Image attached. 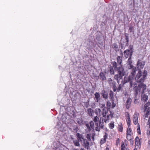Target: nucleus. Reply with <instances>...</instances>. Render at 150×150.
<instances>
[{"label":"nucleus","mask_w":150,"mask_h":150,"mask_svg":"<svg viewBox=\"0 0 150 150\" xmlns=\"http://www.w3.org/2000/svg\"><path fill=\"white\" fill-rule=\"evenodd\" d=\"M137 71V69L135 67H134L131 69V75L128 76H125L123 84L128 83L130 88H132V87H134L135 85H137V83L134 80V75Z\"/></svg>","instance_id":"f257e3e1"},{"label":"nucleus","mask_w":150,"mask_h":150,"mask_svg":"<svg viewBox=\"0 0 150 150\" xmlns=\"http://www.w3.org/2000/svg\"><path fill=\"white\" fill-rule=\"evenodd\" d=\"M147 90L149 92L150 91V90H149V89H148Z\"/></svg>","instance_id":"4d7b16f0"},{"label":"nucleus","mask_w":150,"mask_h":150,"mask_svg":"<svg viewBox=\"0 0 150 150\" xmlns=\"http://www.w3.org/2000/svg\"><path fill=\"white\" fill-rule=\"evenodd\" d=\"M94 95L95 98V101L98 102L100 100V94L99 93L96 92L95 93Z\"/></svg>","instance_id":"aec40b11"},{"label":"nucleus","mask_w":150,"mask_h":150,"mask_svg":"<svg viewBox=\"0 0 150 150\" xmlns=\"http://www.w3.org/2000/svg\"><path fill=\"white\" fill-rule=\"evenodd\" d=\"M114 86H115L114 85L113 87V91L114 92H115L116 91H117V88H115V87H114Z\"/></svg>","instance_id":"3c124183"},{"label":"nucleus","mask_w":150,"mask_h":150,"mask_svg":"<svg viewBox=\"0 0 150 150\" xmlns=\"http://www.w3.org/2000/svg\"><path fill=\"white\" fill-rule=\"evenodd\" d=\"M77 122L80 125H82L83 124V122L81 118H79L77 119Z\"/></svg>","instance_id":"bb28decb"},{"label":"nucleus","mask_w":150,"mask_h":150,"mask_svg":"<svg viewBox=\"0 0 150 150\" xmlns=\"http://www.w3.org/2000/svg\"><path fill=\"white\" fill-rule=\"evenodd\" d=\"M99 118L98 117L96 116L94 117L93 120V121L96 123H97V122Z\"/></svg>","instance_id":"4c0bfd02"},{"label":"nucleus","mask_w":150,"mask_h":150,"mask_svg":"<svg viewBox=\"0 0 150 150\" xmlns=\"http://www.w3.org/2000/svg\"><path fill=\"white\" fill-rule=\"evenodd\" d=\"M106 142V140L104 139H102L100 141V144L101 145L105 143Z\"/></svg>","instance_id":"c03bdc74"},{"label":"nucleus","mask_w":150,"mask_h":150,"mask_svg":"<svg viewBox=\"0 0 150 150\" xmlns=\"http://www.w3.org/2000/svg\"><path fill=\"white\" fill-rule=\"evenodd\" d=\"M106 149L107 150H108V148H106Z\"/></svg>","instance_id":"13d9d810"},{"label":"nucleus","mask_w":150,"mask_h":150,"mask_svg":"<svg viewBox=\"0 0 150 150\" xmlns=\"http://www.w3.org/2000/svg\"><path fill=\"white\" fill-rule=\"evenodd\" d=\"M107 137V134L106 133H105V135L103 136V139H105V140H106V139Z\"/></svg>","instance_id":"8fccbe9b"},{"label":"nucleus","mask_w":150,"mask_h":150,"mask_svg":"<svg viewBox=\"0 0 150 150\" xmlns=\"http://www.w3.org/2000/svg\"><path fill=\"white\" fill-rule=\"evenodd\" d=\"M110 128V129H113L114 127V122L110 123L109 124Z\"/></svg>","instance_id":"c9c22d12"},{"label":"nucleus","mask_w":150,"mask_h":150,"mask_svg":"<svg viewBox=\"0 0 150 150\" xmlns=\"http://www.w3.org/2000/svg\"><path fill=\"white\" fill-rule=\"evenodd\" d=\"M150 105V101L148 102L147 103L144 105V108H145L144 111L146 112L145 114V118L147 117L149 115L150 112V108L148 107V106Z\"/></svg>","instance_id":"6e6552de"},{"label":"nucleus","mask_w":150,"mask_h":150,"mask_svg":"<svg viewBox=\"0 0 150 150\" xmlns=\"http://www.w3.org/2000/svg\"><path fill=\"white\" fill-rule=\"evenodd\" d=\"M95 135V134L93 133L92 134V135L91 136V137L92 139H93V141L94 140Z\"/></svg>","instance_id":"09e8293b"},{"label":"nucleus","mask_w":150,"mask_h":150,"mask_svg":"<svg viewBox=\"0 0 150 150\" xmlns=\"http://www.w3.org/2000/svg\"><path fill=\"white\" fill-rule=\"evenodd\" d=\"M134 150H137V149H136V150H135V149H134Z\"/></svg>","instance_id":"052dcab7"},{"label":"nucleus","mask_w":150,"mask_h":150,"mask_svg":"<svg viewBox=\"0 0 150 150\" xmlns=\"http://www.w3.org/2000/svg\"><path fill=\"white\" fill-rule=\"evenodd\" d=\"M147 72L146 70H144V72L143 73V75L142 74V75L143 76H144V77L145 78L147 74Z\"/></svg>","instance_id":"79ce46f5"},{"label":"nucleus","mask_w":150,"mask_h":150,"mask_svg":"<svg viewBox=\"0 0 150 150\" xmlns=\"http://www.w3.org/2000/svg\"><path fill=\"white\" fill-rule=\"evenodd\" d=\"M139 114L136 112L133 116V121L134 124L135 125L138 123V118Z\"/></svg>","instance_id":"f8f14e48"},{"label":"nucleus","mask_w":150,"mask_h":150,"mask_svg":"<svg viewBox=\"0 0 150 150\" xmlns=\"http://www.w3.org/2000/svg\"><path fill=\"white\" fill-rule=\"evenodd\" d=\"M137 131L138 134H141V130L140 129V125L139 124H138L137 125Z\"/></svg>","instance_id":"72a5a7b5"},{"label":"nucleus","mask_w":150,"mask_h":150,"mask_svg":"<svg viewBox=\"0 0 150 150\" xmlns=\"http://www.w3.org/2000/svg\"><path fill=\"white\" fill-rule=\"evenodd\" d=\"M147 135H149L150 136V129L149 132H148V131H147Z\"/></svg>","instance_id":"864d4df0"},{"label":"nucleus","mask_w":150,"mask_h":150,"mask_svg":"<svg viewBox=\"0 0 150 150\" xmlns=\"http://www.w3.org/2000/svg\"><path fill=\"white\" fill-rule=\"evenodd\" d=\"M132 87H133V89L135 91V96H137L141 92L142 94H144L146 91V85L142 83L139 84L138 86L135 85Z\"/></svg>","instance_id":"f03ea898"},{"label":"nucleus","mask_w":150,"mask_h":150,"mask_svg":"<svg viewBox=\"0 0 150 150\" xmlns=\"http://www.w3.org/2000/svg\"><path fill=\"white\" fill-rule=\"evenodd\" d=\"M79 142V141L78 140H74L73 141V142L74 143V145L77 146H80Z\"/></svg>","instance_id":"cd10ccee"},{"label":"nucleus","mask_w":150,"mask_h":150,"mask_svg":"<svg viewBox=\"0 0 150 150\" xmlns=\"http://www.w3.org/2000/svg\"><path fill=\"white\" fill-rule=\"evenodd\" d=\"M129 49H128V50H129V51H131V52H133V50H132L133 46L132 45H130L129 46Z\"/></svg>","instance_id":"a18cd8bd"},{"label":"nucleus","mask_w":150,"mask_h":150,"mask_svg":"<svg viewBox=\"0 0 150 150\" xmlns=\"http://www.w3.org/2000/svg\"><path fill=\"white\" fill-rule=\"evenodd\" d=\"M101 95L102 96L103 98L105 99H106L108 98V93L107 91H106L104 90H102L101 91Z\"/></svg>","instance_id":"ddd939ff"},{"label":"nucleus","mask_w":150,"mask_h":150,"mask_svg":"<svg viewBox=\"0 0 150 150\" xmlns=\"http://www.w3.org/2000/svg\"><path fill=\"white\" fill-rule=\"evenodd\" d=\"M125 145L123 142H122L121 145V150H125Z\"/></svg>","instance_id":"37998d69"},{"label":"nucleus","mask_w":150,"mask_h":150,"mask_svg":"<svg viewBox=\"0 0 150 150\" xmlns=\"http://www.w3.org/2000/svg\"><path fill=\"white\" fill-rule=\"evenodd\" d=\"M105 73L103 72H101L99 74V76L100 77V79L102 81H105L106 80V77L105 75Z\"/></svg>","instance_id":"2eb2a0df"},{"label":"nucleus","mask_w":150,"mask_h":150,"mask_svg":"<svg viewBox=\"0 0 150 150\" xmlns=\"http://www.w3.org/2000/svg\"><path fill=\"white\" fill-rule=\"evenodd\" d=\"M88 141L86 139H84L81 142V143L83 146L87 149H88L89 148V143Z\"/></svg>","instance_id":"9d476101"},{"label":"nucleus","mask_w":150,"mask_h":150,"mask_svg":"<svg viewBox=\"0 0 150 150\" xmlns=\"http://www.w3.org/2000/svg\"><path fill=\"white\" fill-rule=\"evenodd\" d=\"M123 127L121 123H120L118 125V131L120 132H122L123 131Z\"/></svg>","instance_id":"c756f323"},{"label":"nucleus","mask_w":150,"mask_h":150,"mask_svg":"<svg viewBox=\"0 0 150 150\" xmlns=\"http://www.w3.org/2000/svg\"><path fill=\"white\" fill-rule=\"evenodd\" d=\"M112 102V108H114L116 106V104L115 103L116 101L115 100L111 101Z\"/></svg>","instance_id":"2f4dec72"},{"label":"nucleus","mask_w":150,"mask_h":150,"mask_svg":"<svg viewBox=\"0 0 150 150\" xmlns=\"http://www.w3.org/2000/svg\"><path fill=\"white\" fill-rule=\"evenodd\" d=\"M128 68L129 69H132L133 68L132 65V64H128Z\"/></svg>","instance_id":"de8ad7c7"},{"label":"nucleus","mask_w":150,"mask_h":150,"mask_svg":"<svg viewBox=\"0 0 150 150\" xmlns=\"http://www.w3.org/2000/svg\"><path fill=\"white\" fill-rule=\"evenodd\" d=\"M135 144L138 146H140L141 144V142L138 137H137L135 139Z\"/></svg>","instance_id":"4be33fe9"},{"label":"nucleus","mask_w":150,"mask_h":150,"mask_svg":"<svg viewBox=\"0 0 150 150\" xmlns=\"http://www.w3.org/2000/svg\"><path fill=\"white\" fill-rule=\"evenodd\" d=\"M112 64L113 68L115 71H117L118 73L121 76H124L125 72L124 68L122 65H118L117 62L115 61L112 62Z\"/></svg>","instance_id":"7ed1b4c3"},{"label":"nucleus","mask_w":150,"mask_h":150,"mask_svg":"<svg viewBox=\"0 0 150 150\" xmlns=\"http://www.w3.org/2000/svg\"><path fill=\"white\" fill-rule=\"evenodd\" d=\"M121 76L119 74H116L114 76V78L117 81V82L119 84V80L121 79H122L123 76Z\"/></svg>","instance_id":"dca6fc26"},{"label":"nucleus","mask_w":150,"mask_h":150,"mask_svg":"<svg viewBox=\"0 0 150 150\" xmlns=\"http://www.w3.org/2000/svg\"><path fill=\"white\" fill-rule=\"evenodd\" d=\"M130 142H131V143H132V142H131V141H130Z\"/></svg>","instance_id":"bf43d9fd"},{"label":"nucleus","mask_w":150,"mask_h":150,"mask_svg":"<svg viewBox=\"0 0 150 150\" xmlns=\"http://www.w3.org/2000/svg\"><path fill=\"white\" fill-rule=\"evenodd\" d=\"M109 98L111 101L115 100L114 99L113 92L112 91H110L109 93Z\"/></svg>","instance_id":"a878e982"},{"label":"nucleus","mask_w":150,"mask_h":150,"mask_svg":"<svg viewBox=\"0 0 150 150\" xmlns=\"http://www.w3.org/2000/svg\"><path fill=\"white\" fill-rule=\"evenodd\" d=\"M87 111L88 115L90 116H93L94 114V112L93 110L91 108H88L87 109Z\"/></svg>","instance_id":"412c9836"},{"label":"nucleus","mask_w":150,"mask_h":150,"mask_svg":"<svg viewBox=\"0 0 150 150\" xmlns=\"http://www.w3.org/2000/svg\"><path fill=\"white\" fill-rule=\"evenodd\" d=\"M85 125L86 128L85 129V132H90L91 129H94V124L93 121H91L88 123H86Z\"/></svg>","instance_id":"423d86ee"},{"label":"nucleus","mask_w":150,"mask_h":150,"mask_svg":"<svg viewBox=\"0 0 150 150\" xmlns=\"http://www.w3.org/2000/svg\"><path fill=\"white\" fill-rule=\"evenodd\" d=\"M98 35H96V39L98 41L102 39V34L100 32H98Z\"/></svg>","instance_id":"393cba45"},{"label":"nucleus","mask_w":150,"mask_h":150,"mask_svg":"<svg viewBox=\"0 0 150 150\" xmlns=\"http://www.w3.org/2000/svg\"><path fill=\"white\" fill-rule=\"evenodd\" d=\"M127 138L128 140H131L132 139L131 134H127Z\"/></svg>","instance_id":"473e14b6"},{"label":"nucleus","mask_w":150,"mask_h":150,"mask_svg":"<svg viewBox=\"0 0 150 150\" xmlns=\"http://www.w3.org/2000/svg\"><path fill=\"white\" fill-rule=\"evenodd\" d=\"M129 29L131 31H132V29L131 28L129 27Z\"/></svg>","instance_id":"5fc2aeb1"},{"label":"nucleus","mask_w":150,"mask_h":150,"mask_svg":"<svg viewBox=\"0 0 150 150\" xmlns=\"http://www.w3.org/2000/svg\"><path fill=\"white\" fill-rule=\"evenodd\" d=\"M148 99V96L145 94H142L141 100L146 101Z\"/></svg>","instance_id":"5701e85b"},{"label":"nucleus","mask_w":150,"mask_h":150,"mask_svg":"<svg viewBox=\"0 0 150 150\" xmlns=\"http://www.w3.org/2000/svg\"><path fill=\"white\" fill-rule=\"evenodd\" d=\"M126 121L127 122V124L128 126L129 127L130 125V122H131V120L130 118L129 117V116H128L126 119Z\"/></svg>","instance_id":"7c9ffc66"},{"label":"nucleus","mask_w":150,"mask_h":150,"mask_svg":"<svg viewBox=\"0 0 150 150\" xmlns=\"http://www.w3.org/2000/svg\"><path fill=\"white\" fill-rule=\"evenodd\" d=\"M125 57L126 58H127L128 57H132V52L131 51H129L128 49L127 50L124 52Z\"/></svg>","instance_id":"9b49d317"},{"label":"nucleus","mask_w":150,"mask_h":150,"mask_svg":"<svg viewBox=\"0 0 150 150\" xmlns=\"http://www.w3.org/2000/svg\"><path fill=\"white\" fill-rule=\"evenodd\" d=\"M122 56H118L117 58V62L118 64V65H122Z\"/></svg>","instance_id":"f3484780"},{"label":"nucleus","mask_w":150,"mask_h":150,"mask_svg":"<svg viewBox=\"0 0 150 150\" xmlns=\"http://www.w3.org/2000/svg\"><path fill=\"white\" fill-rule=\"evenodd\" d=\"M109 72H110V74H111L112 75V74H114V70L112 68H110V69Z\"/></svg>","instance_id":"e433bc0d"},{"label":"nucleus","mask_w":150,"mask_h":150,"mask_svg":"<svg viewBox=\"0 0 150 150\" xmlns=\"http://www.w3.org/2000/svg\"><path fill=\"white\" fill-rule=\"evenodd\" d=\"M122 86L121 84L119 85L118 88H117V91L119 92L122 89Z\"/></svg>","instance_id":"ea45409f"},{"label":"nucleus","mask_w":150,"mask_h":150,"mask_svg":"<svg viewBox=\"0 0 150 150\" xmlns=\"http://www.w3.org/2000/svg\"><path fill=\"white\" fill-rule=\"evenodd\" d=\"M126 150H129V149H126Z\"/></svg>","instance_id":"6e6d98bb"},{"label":"nucleus","mask_w":150,"mask_h":150,"mask_svg":"<svg viewBox=\"0 0 150 150\" xmlns=\"http://www.w3.org/2000/svg\"><path fill=\"white\" fill-rule=\"evenodd\" d=\"M108 82L110 86H113V87H114V85L113 83V82L112 81V80L111 78H109L108 79Z\"/></svg>","instance_id":"c85d7f7f"},{"label":"nucleus","mask_w":150,"mask_h":150,"mask_svg":"<svg viewBox=\"0 0 150 150\" xmlns=\"http://www.w3.org/2000/svg\"><path fill=\"white\" fill-rule=\"evenodd\" d=\"M132 63L131 57H129L128 59L127 64H132Z\"/></svg>","instance_id":"a19ab883"},{"label":"nucleus","mask_w":150,"mask_h":150,"mask_svg":"<svg viewBox=\"0 0 150 150\" xmlns=\"http://www.w3.org/2000/svg\"><path fill=\"white\" fill-rule=\"evenodd\" d=\"M95 113L98 116H99L101 114V111L99 108H96L95 110Z\"/></svg>","instance_id":"b1692460"},{"label":"nucleus","mask_w":150,"mask_h":150,"mask_svg":"<svg viewBox=\"0 0 150 150\" xmlns=\"http://www.w3.org/2000/svg\"><path fill=\"white\" fill-rule=\"evenodd\" d=\"M132 143H133V141H132Z\"/></svg>","instance_id":"680f3d73"},{"label":"nucleus","mask_w":150,"mask_h":150,"mask_svg":"<svg viewBox=\"0 0 150 150\" xmlns=\"http://www.w3.org/2000/svg\"><path fill=\"white\" fill-rule=\"evenodd\" d=\"M125 39L126 40V41L127 42H128L129 41V38H128V37L127 36L125 38Z\"/></svg>","instance_id":"603ef678"},{"label":"nucleus","mask_w":150,"mask_h":150,"mask_svg":"<svg viewBox=\"0 0 150 150\" xmlns=\"http://www.w3.org/2000/svg\"><path fill=\"white\" fill-rule=\"evenodd\" d=\"M111 103L110 102V101H107V107L109 108H110L111 106Z\"/></svg>","instance_id":"49530a36"},{"label":"nucleus","mask_w":150,"mask_h":150,"mask_svg":"<svg viewBox=\"0 0 150 150\" xmlns=\"http://www.w3.org/2000/svg\"><path fill=\"white\" fill-rule=\"evenodd\" d=\"M132 131L131 129L129 127L127 128V134H131V133Z\"/></svg>","instance_id":"58836bf2"},{"label":"nucleus","mask_w":150,"mask_h":150,"mask_svg":"<svg viewBox=\"0 0 150 150\" xmlns=\"http://www.w3.org/2000/svg\"><path fill=\"white\" fill-rule=\"evenodd\" d=\"M108 113V110L106 108L103 109L102 115L103 117L105 118L104 121L105 122L108 120H109L110 118H112L113 117V114L110 111H109L110 114Z\"/></svg>","instance_id":"20e7f679"},{"label":"nucleus","mask_w":150,"mask_h":150,"mask_svg":"<svg viewBox=\"0 0 150 150\" xmlns=\"http://www.w3.org/2000/svg\"><path fill=\"white\" fill-rule=\"evenodd\" d=\"M112 47L113 48H114L115 50H117L118 48L117 45L115 43H113L112 45Z\"/></svg>","instance_id":"f704fd0d"},{"label":"nucleus","mask_w":150,"mask_h":150,"mask_svg":"<svg viewBox=\"0 0 150 150\" xmlns=\"http://www.w3.org/2000/svg\"><path fill=\"white\" fill-rule=\"evenodd\" d=\"M86 134V137L87 139L90 142L91 141V134L90 132H85Z\"/></svg>","instance_id":"6ab92c4d"},{"label":"nucleus","mask_w":150,"mask_h":150,"mask_svg":"<svg viewBox=\"0 0 150 150\" xmlns=\"http://www.w3.org/2000/svg\"><path fill=\"white\" fill-rule=\"evenodd\" d=\"M145 62L144 61H142L139 59L137 63V66L139 70L143 69L145 64Z\"/></svg>","instance_id":"1a4fd4ad"},{"label":"nucleus","mask_w":150,"mask_h":150,"mask_svg":"<svg viewBox=\"0 0 150 150\" xmlns=\"http://www.w3.org/2000/svg\"><path fill=\"white\" fill-rule=\"evenodd\" d=\"M76 136L77 140L80 142L81 143L85 139L83 138V135L80 134L79 133L76 134Z\"/></svg>","instance_id":"4468645a"},{"label":"nucleus","mask_w":150,"mask_h":150,"mask_svg":"<svg viewBox=\"0 0 150 150\" xmlns=\"http://www.w3.org/2000/svg\"><path fill=\"white\" fill-rule=\"evenodd\" d=\"M145 80L144 76L142 75V72L140 70H139L136 75L135 80L137 83H142Z\"/></svg>","instance_id":"39448f33"},{"label":"nucleus","mask_w":150,"mask_h":150,"mask_svg":"<svg viewBox=\"0 0 150 150\" xmlns=\"http://www.w3.org/2000/svg\"><path fill=\"white\" fill-rule=\"evenodd\" d=\"M103 118L100 117L99 124L98 123H95V125L96 126L95 128V129L96 131L99 132L100 131V128L103 129Z\"/></svg>","instance_id":"0eeeda50"},{"label":"nucleus","mask_w":150,"mask_h":150,"mask_svg":"<svg viewBox=\"0 0 150 150\" xmlns=\"http://www.w3.org/2000/svg\"><path fill=\"white\" fill-rule=\"evenodd\" d=\"M132 101V99L130 98H128L127 100L126 106L127 109H128L130 107Z\"/></svg>","instance_id":"a211bd4d"}]
</instances>
